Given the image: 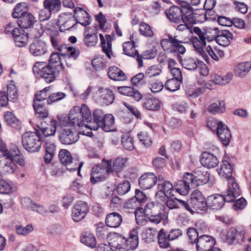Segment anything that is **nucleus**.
Here are the masks:
<instances>
[{
  "instance_id": "obj_36",
  "label": "nucleus",
  "mask_w": 251,
  "mask_h": 251,
  "mask_svg": "<svg viewBox=\"0 0 251 251\" xmlns=\"http://www.w3.org/2000/svg\"><path fill=\"white\" fill-rule=\"evenodd\" d=\"M74 15L73 16L76 22L82 25H86L89 24L90 20L88 13L83 9L77 7L74 9Z\"/></svg>"
},
{
  "instance_id": "obj_23",
  "label": "nucleus",
  "mask_w": 251,
  "mask_h": 251,
  "mask_svg": "<svg viewBox=\"0 0 251 251\" xmlns=\"http://www.w3.org/2000/svg\"><path fill=\"white\" fill-rule=\"evenodd\" d=\"M217 134L223 144L227 146L229 143L231 138L230 132L226 125L222 122L218 123L217 127Z\"/></svg>"
},
{
  "instance_id": "obj_46",
  "label": "nucleus",
  "mask_w": 251,
  "mask_h": 251,
  "mask_svg": "<svg viewBox=\"0 0 251 251\" xmlns=\"http://www.w3.org/2000/svg\"><path fill=\"white\" fill-rule=\"evenodd\" d=\"M99 127L106 132L114 130L115 128L114 117L111 114L105 115L102 121V124L100 125Z\"/></svg>"
},
{
  "instance_id": "obj_20",
  "label": "nucleus",
  "mask_w": 251,
  "mask_h": 251,
  "mask_svg": "<svg viewBox=\"0 0 251 251\" xmlns=\"http://www.w3.org/2000/svg\"><path fill=\"white\" fill-rule=\"evenodd\" d=\"M157 180L156 176L153 173H145L142 175L139 178V185L140 188L143 190H147L151 188L155 185Z\"/></svg>"
},
{
  "instance_id": "obj_39",
  "label": "nucleus",
  "mask_w": 251,
  "mask_h": 251,
  "mask_svg": "<svg viewBox=\"0 0 251 251\" xmlns=\"http://www.w3.org/2000/svg\"><path fill=\"white\" fill-rule=\"evenodd\" d=\"M210 177L206 171L198 170L194 172V186H197L206 183Z\"/></svg>"
},
{
  "instance_id": "obj_60",
  "label": "nucleus",
  "mask_w": 251,
  "mask_h": 251,
  "mask_svg": "<svg viewBox=\"0 0 251 251\" xmlns=\"http://www.w3.org/2000/svg\"><path fill=\"white\" fill-rule=\"evenodd\" d=\"M206 51L211 57L216 61L222 58L224 56V52L223 50L215 48L213 49L209 46L206 48Z\"/></svg>"
},
{
  "instance_id": "obj_15",
  "label": "nucleus",
  "mask_w": 251,
  "mask_h": 251,
  "mask_svg": "<svg viewBox=\"0 0 251 251\" xmlns=\"http://www.w3.org/2000/svg\"><path fill=\"white\" fill-rule=\"evenodd\" d=\"M83 105L86 106L89 109L91 113V120L87 123V125L89 127H91V132L92 130H96L99 128L100 124H102V121L104 119V113L101 110L96 109L92 114L90 108L86 104H82L81 105L79 108H81Z\"/></svg>"
},
{
  "instance_id": "obj_33",
  "label": "nucleus",
  "mask_w": 251,
  "mask_h": 251,
  "mask_svg": "<svg viewBox=\"0 0 251 251\" xmlns=\"http://www.w3.org/2000/svg\"><path fill=\"white\" fill-rule=\"evenodd\" d=\"M118 91L121 94L133 97L136 101L140 100L142 98V94L136 89L129 86H120Z\"/></svg>"
},
{
  "instance_id": "obj_54",
  "label": "nucleus",
  "mask_w": 251,
  "mask_h": 251,
  "mask_svg": "<svg viewBox=\"0 0 251 251\" xmlns=\"http://www.w3.org/2000/svg\"><path fill=\"white\" fill-rule=\"evenodd\" d=\"M4 118L7 124L13 128H17L21 125L19 120L11 112H6L4 114Z\"/></svg>"
},
{
  "instance_id": "obj_25",
  "label": "nucleus",
  "mask_w": 251,
  "mask_h": 251,
  "mask_svg": "<svg viewBox=\"0 0 251 251\" xmlns=\"http://www.w3.org/2000/svg\"><path fill=\"white\" fill-rule=\"evenodd\" d=\"M158 180V190L162 192L165 196L168 198H171L174 196L175 190L173 188L172 184L169 181H164V177L162 176H159Z\"/></svg>"
},
{
  "instance_id": "obj_63",
  "label": "nucleus",
  "mask_w": 251,
  "mask_h": 251,
  "mask_svg": "<svg viewBox=\"0 0 251 251\" xmlns=\"http://www.w3.org/2000/svg\"><path fill=\"white\" fill-rule=\"evenodd\" d=\"M138 137L140 142L145 147H150L151 146L152 140L147 132H141L138 134Z\"/></svg>"
},
{
  "instance_id": "obj_30",
  "label": "nucleus",
  "mask_w": 251,
  "mask_h": 251,
  "mask_svg": "<svg viewBox=\"0 0 251 251\" xmlns=\"http://www.w3.org/2000/svg\"><path fill=\"white\" fill-rule=\"evenodd\" d=\"M29 50L34 56H41L46 53L47 46L42 41L35 40L30 45Z\"/></svg>"
},
{
  "instance_id": "obj_21",
  "label": "nucleus",
  "mask_w": 251,
  "mask_h": 251,
  "mask_svg": "<svg viewBox=\"0 0 251 251\" xmlns=\"http://www.w3.org/2000/svg\"><path fill=\"white\" fill-rule=\"evenodd\" d=\"M57 24L60 30L65 31L73 27L75 24V21L72 15L63 13L59 15Z\"/></svg>"
},
{
  "instance_id": "obj_37",
  "label": "nucleus",
  "mask_w": 251,
  "mask_h": 251,
  "mask_svg": "<svg viewBox=\"0 0 251 251\" xmlns=\"http://www.w3.org/2000/svg\"><path fill=\"white\" fill-rule=\"evenodd\" d=\"M219 175L226 179L233 177V167L227 160H224L222 162L220 168L218 169Z\"/></svg>"
},
{
  "instance_id": "obj_2",
  "label": "nucleus",
  "mask_w": 251,
  "mask_h": 251,
  "mask_svg": "<svg viewBox=\"0 0 251 251\" xmlns=\"http://www.w3.org/2000/svg\"><path fill=\"white\" fill-rule=\"evenodd\" d=\"M33 72L48 83L53 81L59 74L45 62H36L33 67Z\"/></svg>"
},
{
  "instance_id": "obj_43",
  "label": "nucleus",
  "mask_w": 251,
  "mask_h": 251,
  "mask_svg": "<svg viewBox=\"0 0 251 251\" xmlns=\"http://www.w3.org/2000/svg\"><path fill=\"white\" fill-rule=\"evenodd\" d=\"M162 105L161 102L154 98H148L145 99L143 106L146 109L151 111L158 110Z\"/></svg>"
},
{
  "instance_id": "obj_10",
  "label": "nucleus",
  "mask_w": 251,
  "mask_h": 251,
  "mask_svg": "<svg viewBox=\"0 0 251 251\" xmlns=\"http://www.w3.org/2000/svg\"><path fill=\"white\" fill-rule=\"evenodd\" d=\"M198 18L196 13L190 5L187 3L181 4V21L186 25H192L195 24Z\"/></svg>"
},
{
  "instance_id": "obj_40",
  "label": "nucleus",
  "mask_w": 251,
  "mask_h": 251,
  "mask_svg": "<svg viewBox=\"0 0 251 251\" xmlns=\"http://www.w3.org/2000/svg\"><path fill=\"white\" fill-rule=\"evenodd\" d=\"M43 6L45 9L50 10L53 14L59 12L62 8L61 0H44Z\"/></svg>"
},
{
  "instance_id": "obj_16",
  "label": "nucleus",
  "mask_w": 251,
  "mask_h": 251,
  "mask_svg": "<svg viewBox=\"0 0 251 251\" xmlns=\"http://www.w3.org/2000/svg\"><path fill=\"white\" fill-rule=\"evenodd\" d=\"M196 243L197 251H209L215 246L216 240L212 236L202 235L199 236Z\"/></svg>"
},
{
  "instance_id": "obj_62",
  "label": "nucleus",
  "mask_w": 251,
  "mask_h": 251,
  "mask_svg": "<svg viewBox=\"0 0 251 251\" xmlns=\"http://www.w3.org/2000/svg\"><path fill=\"white\" fill-rule=\"evenodd\" d=\"M162 73V70L157 65H152L148 67L145 71V76L149 77L159 75Z\"/></svg>"
},
{
  "instance_id": "obj_4",
  "label": "nucleus",
  "mask_w": 251,
  "mask_h": 251,
  "mask_svg": "<svg viewBox=\"0 0 251 251\" xmlns=\"http://www.w3.org/2000/svg\"><path fill=\"white\" fill-rule=\"evenodd\" d=\"M160 43L163 50L166 52L183 54L185 52V48L181 44V42L171 35L162 38Z\"/></svg>"
},
{
  "instance_id": "obj_9",
  "label": "nucleus",
  "mask_w": 251,
  "mask_h": 251,
  "mask_svg": "<svg viewBox=\"0 0 251 251\" xmlns=\"http://www.w3.org/2000/svg\"><path fill=\"white\" fill-rule=\"evenodd\" d=\"M190 204L195 211H205L207 207V200L200 191L195 190L191 194Z\"/></svg>"
},
{
  "instance_id": "obj_38",
  "label": "nucleus",
  "mask_w": 251,
  "mask_h": 251,
  "mask_svg": "<svg viewBox=\"0 0 251 251\" xmlns=\"http://www.w3.org/2000/svg\"><path fill=\"white\" fill-rule=\"evenodd\" d=\"M48 64L59 74L64 69L60 54L59 53H52L50 57Z\"/></svg>"
},
{
  "instance_id": "obj_3",
  "label": "nucleus",
  "mask_w": 251,
  "mask_h": 251,
  "mask_svg": "<svg viewBox=\"0 0 251 251\" xmlns=\"http://www.w3.org/2000/svg\"><path fill=\"white\" fill-rule=\"evenodd\" d=\"M22 144L27 151L34 152L38 151L41 149L42 141L37 132H26L22 136Z\"/></svg>"
},
{
  "instance_id": "obj_41",
  "label": "nucleus",
  "mask_w": 251,
  "mask_h": 251,
  "mask_svg": "<svg viewBox=\"0 0 251 251\" xmlns=\"http://www.w3.org/2000/svg\"><path fill=\"white\" fill-rule=\"evenodd\" d=\"M114 99V94L110 89H101L100 90V100L103 104L106 105L111 104Z\"/></svg>"
},
{
  "instance_id": "obj_58",
  "label": "nucleus",
  "mask_w": 251,
  "mask_h": 251,
  "mask_svg": "<svg viewBox=\"0 0 251 251\" xmlns=\"http://www.w3.org/2000/svg\"><path fill=\"white\" fill-rule=\"evenodd\" d=\"M7 94L9 99L13 101L16 100L18 98V93L16 86L13 81L10 82L7 86Z\"/></svg>"
},
{
  "instance_id": "obj_55",
  "label": "nucleus",
  "mask_w": 251,
  "mask_h": 251,
  "mask_svg": "<svg viewBox=\"0 0 251 251\" xmlns=\"http://www.w3.org/2000/svg\"><path fill=\"white\" fill-rule=\"evenodd\" d=\"M50 89L51 86H49L41 91H37L34 95L33 103H41V101L45 100L49 97Z\"/></svg>"
},
{
  "instance_id": "obj_57",
  "label": "nucleus",
  "mask_w": 251,
  "mask_h": 251,
  "mask_svg": "<svg viewBox=\"0 0 251 251\" xmlns=\"http://www.w3.org/2000/svg\"><path fill=\"white\" fill-rule=\"evenodd\" d=\"M225 103L223 100L212 103L207 108L208 111L213 114L223 113L225 111Z\"/></svg>"
},
{
  "instance_id": "obj_18",
  "label": "nucleus",
  "mask_w": 251,
  "mask_h": 251,
  "mask_svg": "<svg viewBox=\"0 0 251 251\" xmlns=\"http://www.w3.org/2000/svg\"><path fill=\"white\" fill-rule=\"evenodd\" d=\"M98 41V30L95 27H87L84 32L83 42L87 47H94Z\"/></svg>"
},
{
  "instance_id": "obj_7",
  "label": "nucleus",
  "mask_w": 251,
  "mask_h": 251,
  "mask_svg": "<svg viewBox=\"0 0 251 251\" xmlns=\"http://www.w3.org/2000/svg\"><path fill=\"white\" fill-rule=\"evenodd\" d=\"M246 234V229L242 226L236 227H231L223 234V238L228 244L232 243L235 240L238 242H242L245 239Z\"/></svg>"
},
{
  "instance_id": "obj_29",
  "label": "nucleus",
  "mask_w": 251,
  "mask_h": 251,
  "mask_svg": "<svg viewBox=\"0 0 251 251\" xmlns=\"http://www.w3.org/2000/svg\"><path fill=\"white\" fill-rule=\"evenodd\" d=\"M200 161L202 166L208 168L215 167L219 163L215 156L206 151L202 153Z\"/></svg>"
},
{
  "instance_id": "obj_1",
  "label": "nucleus",
  "mask_w": 251,
  "mask_h": 251,
  "mask_svg": "<svg viewBox=\"0 0 251 251\" xmlns=\"http://www.w3.org/2000/svg\"><path fill=\"white\" fill-rule=\"evenodd\" d=\"M57 119L61 127L59 139L64 144L75 142L78 139V133L89 137L93 135L91 127L87 126L91 120V113L85 105L81 108L74 106L70 110L68 118L60 115L57 116Z\"/></svg>"
},
{
  "instance_id": "obj_32",
  "label": "nucleus",
  "mask_w": 251,
  "mask_h": 251,
  "mask_svg": "<svg viewBox=\"0 0 251 251\" xmlns=\"http://www.w3.org/2000/svg\"><path fill=\"white\" fill-rule=\"evenodd\" d=\"M167 18L172 22L179 24L181 22V6H173L165 11Z\"/></svg>"
},
{
  "instance_id": "obj_61",
  "label": "nucleus",
  "mask_w": 251,
  "mask_h": 251,
  "mask_svg": "<svg viewBox=\"0 0 251 251\" xmlns=\"http://www.w3.org/2000/svg\"><path fill=\"white\" fill-rule=\"evenodd\" d=\"M139 30L140 34L145 37H152L153 36L154 33L151 26L145 23L140 24Z\"/></svg>"
},
{
  "instance_id": "obj_49",
  "label": "nucleus",
  "mask_w": 251,
  "mask_h": 251,
  "mask_svg": "<svg viewBox=\"0 0 251 251\" xmlns=\"http://www.w3.org/2000/svg\"><path fill=\"white\" fill-rule=\"evenodd\" d=\"M93 69L97 71L104 70L106 67V61L102 55L95 56L91 61Z\"/></svg>"
},
{
  "instance_id": "obj_26",
  "label": "nucleus",
  "mask_w": 251,
  "mask_h": 251,
  "mask_svg": "<svg viewBox=\"0 0 251 251\" xmlns=\"http://www.w3.org/2000/svg\"><path fill=\"white\" fill-rule=\"evenodd\" d=\"M12 37L16 45L20 47L25 46L28 42V34L20 28L14 31Z\"/></svg>"
},
{
  "instance_id": "obj_47",
  "label": "nucleus",
  "mask_w": 251,
  "mask_h": 251,
  "mask_svg": "<svg viewBox=\"0 0 251 251\" xmlns=\"http://www.w3.org/2000/svg\"><path fill=\"white\" fill-rule=\"evenodd\" d=\"M125 244L131 250H134L138 245V236L137 230L133 229L130 233L129 238L126 239Z\"/></svg>"
},
{
  "instance_id": "obj_12",
  "label": "nucleus",
  "mask_w": 251,
  "mask_h": 251,
  "mask_svg": "<svg viewBox=\"0 0 251 251\" xmlns=\"http://www.w3.org/2000/svg\"><path fill=\"white\" fill-rule=\"evenodd\" d=\"M99 37L102 51L106 54L108 58L111 59L115 57V55L112 49L113 36L106 34L105 32H102V33H99Z\"/></svg>"
},
{
  "instance_id": "obj_59",
  "label": "nucleus",
  "mask_w": 251,
  "mask_h": 251,
  "mask_svg": "<svg viewBox=\"0 0 251 251\" xmlns=\"http://www.w3.org/2000/svg\"><path fill=\"white\" fill-rule=\"evenodd\" d=\"M174 187L176 191L182 195H187L190 189L189 185L182 180L178 181Z\"/></svg>"
},
{
  "instance_id": "obj_28",
  "label": "nucleus",
  "mask_w": 251,
  "mask_h": 251,
  "mask_svg": "<svg viewBox=\"0 0 251 251\" xmlns=\"http://www.w3.org/2000/svg\"><path fill=\"white\" fill-rule=\"evenodd\" d=\"M107 75L111 79L116 81H123L127 79L126 74L115 66L109 67Z\"/></svg>"
},
{
  "instance_id": "obj_50",
  "label": "nucleus",
  "mask_w": 251,
  "mask_h": 251,
  "mask_svg": "<svg viewBox=\"0 0 251 251\" xmlns=\"http://www.w3.org/2000/svg\"><path fill=\"white\" fill-rule=\"evenodd\" d=\"M27 10L28 6L26 3L20 2L17 3L14 8L12 16L13 18L18 19L25 13H28Z\"/></svg>"
},
{
  "instance_id": "obj_14",
  "label": "nucleus",
  "mask_w": 251,
  "mask_h": 251,
  "mask_svg": "<svg viewBox=\"0 0 251 251\" xmlns=\"http://www.w3.org/2000/svg\"><path fill=\"white\" fill-rule=\"evenodd\" d=\"M228 187L225 194V200L227 202L233 201L241 194V190L235 178L233 176L227 179Z\"/></svg>"
},
{
  "instance_id": "obj_22",
  "label": "nucleus",
  "mask_w": 251,
  "mask_h": 251,
  "mask_svg": "<svg viewBox=\"0 0 251 251\" xmlns=\"http://www.w3.org/2000/svg\"><path fill=\"white\" fill-rule=\"evenodd\" d=\"M59 126L58 120L54 119H50L48 123L41 124L40 131L45 137L53 136L56 132L57 126Z\"/></svg>"
},
{
  "instance_id": "obj_17",
  "label": "nucleus",
  "mask_w": 251,
  "mask_h": 251,
  "mask_svg": "<svg viewBox=\"0 0 251 251\" xmlns=\"http://www.w3.org/2000/svg\"><path fill=\"white\" fill-rule=\"evenodd\" d=\"M59 158L61 162L67 166V169L70 171L76 170L78 169V174L79 175L80 170L82 165V163L78 164V166L75 168L70 166H74L76 165L75 162H72V157L70 152L67 150H61L59 153Z\"/></svg>"
},
{
  "instance_id": "obj_64",
  "label": "nucleus",
  "mask_w": 251,
  "mask_h": 251,
  "mask_svg": "<svg viewBox=\"0 0 251 251\" xmlns=\"http://www.w3.org/2000/svg\"><path fill=\"white\" fill-rule=\"evenodd\" d=\"M181 81L182 80L173 78L166 82L165 86L168 90L175 91L179 88Z\"/></svg>"
},
{
  "instance_id": "obj_51",
  "label": "nucleus",
  "mask_w": 251,
  "mask_h": 251,
  "mask_svg": "<svg viewBox=\"0 0 251 251\" xmlns=\"http://www.w3.org/2000/svg\"><path fill=\"white\" fill-rule=\"evenodd\" d=\"M251 68V62H247L238 64L234 68V73L239 76H244Z\"/></svg>"
},
{
  "instance_id": "obj_53",
  "label": "nucleus",
  "mask_w": 251,
  "mask_h": 251,
  "mask_svg": "<svg viewBox=\"0 0 251 251\" xmlns=\"http://www.w3.org/2000/svg\"><path fill=\"white\" fill-rule=\"evenodd\" d=\"M126 239L122 236L116 234L110 237L109 244L117 249L118 248H123V246L125 245Z\"/></svg>"
},
{
  "instance_id": "obj_45",
  "label": "nucleus",
  "mask_w": 251,
  "mask_h": 251,
  "mask_svg": "<svg viewBox=\"0 0 251 251\" xmlns=\"http://www.w3.org/2000/svg\"><path fill=\"white\" fill-rule=\"evenodd\" d=\"M81 243L93 249L96 247L97 241L95 236L89 232H84L80 237Z\"/></svg>"
},
{
  "instance_id": "obj_34",
  "label": "nucleus",
  "mask_w": 251,
  "mask_h": 251,
  "mask_svg": "<svg viewBox=\"0 0 251 251\" xmlns=\"http://www.w3.org/2000/svg\"><path fill=\"white\" fill-rule=\"evenodd\" d=\"M225 196L224 197L220 195L210 196L207 199V207L209 206L214 209L221 208L224 204Z\"/></svg>"
},
{
  "instance_id": "obj_48",
  "label": "nucleus",
  "mask_w": 251,
  "mask_h": 251,
  "mask_svg": "<svg viewBox=\"0 0 251 251\" xmlns=\"http://www.w3.org/2000/svg\"><path fill=\"white\" fill-rule=\"evenodd\" d=\"M121 144L123 147L131 151L134 148L133 139L130 132L123 133L121 136Z\"/></svg>"
},
{
  "instance_id": "obj_42",
  "label": "nucleus",
  "mask_w": 251,
  "mask_h": 251,
  "mask_svg": "<svg viewBox=\"0 0 251 251\" xmlns=\"http://www.w3.org/2000/svg\"><path fill=\"white\" fill-rule=\"evenodd\" d=\"M192 42L195 49L201 56L203 59L207 62L209 57L203 50L206 45L205 41L200 40L198 38L195 37L193 39Z\"/></svg>"
},
{
  "instance_id": "obj_19",
  "label": "nucleus",
  "mask_w": 251,
  "mask_h": 251,
  "mask_svg": "<svg viewBox=\"0 0 251 251\" xmlns=\"http://www.w3.org/2000/svg\"><path fill=\"white\" fill-rule=\"evenodd\" d=\"M0 151L2 152V155L0 156V167L8 171L10 169L6 167V164L11 167L14 166L9 157L11 148L10 150H7L5 144L1 139H0Z\"/></svg>"
},
{
  "instance_id": "obj_11",
  "label": "nucleus",
  "mask_w": 251,
  "mask_h": 251,
  "mask_svg": "<svg viewBox=\"0 0 251 251\" xmlns=\"http://www.w3.org/2000/svg\"><path fill=\"white\" fill-rule=\"evenodd\" d=\"M110 172L108 168L103 164L102 160L101 165L94 166L92 170L91 182L93 184L100 182L104 180Z\"/></svg>"
},
{
  "instance_id": "obj_35",
  "label": "nucleus",
  "mask_w": 251,
  "mask_h": 251,
  "mask_svg": "<svg viewBox=\"0 0 251 251\" xmlns=\"http://www.w3.org/2000/svg\"><path fill=\"white\" fill-rule=\"evenodd\" d=\"M233 34L228 30H222L216 38V42L220 45L227 47L233 39Z\"/></svg>"
},
{
  "instance_id": "obj_5",
  "label": "nucleus",
  "mask_w": 251,
  "mask_h": 251,
  "mask_svg": "<svg viewBox=\"0 0 251 251\" xmlns=\"http://www.w3.org/2000/svg\"><path fill=\"white\" fill-rule=\"evenodd\" d=\"M123 51L128 56L136 57L138 63V67L143 66V59H150L154 57L152 51H147L143 55H140L135 49V45L133 42H125L123 45Z\"/></svg>"
},
{
  "instance_id": "obj_27",
  "label": "nucleus",
  "mask_w": 251,
  "mask_h": 251,
  "mask_svg": "<svg viewBox=\"0 0 251 251\" xmlns=\"http://www.w3.org/2000/svg\"><path fill=\"white\" fill-rule=\"evenodd\" d=\"M35 22V17L29 12L18 18L17 23L20 28L28 29L32 28Z\"/></svg>"
},
{
  "instance_id": "obj_31",
  "label": "nucleus",
  "mask_w": 251,
  "mask_h": 251,
  "mask_svg": "<svg viewBox=\"0 0 251 251\" xmlns=\"http://www.w3.org/2000/svg\"><path fill=\"white\" fill-rule=\"evenodd\" d=\"M122 220V217L119 213L112 212L106 215L105 223L107 226L116 228L121 225Z\"/></svg>"
},
{
  "instance_id": "obj_52",
  "label": "nucleus",
  "mask_w": 251,
  "mask_h": 251,
  "mask_svg": "<svg viewBox=\"0 0 251 251\" xmlns=\"http://www.w3.org/2000/svg\"><path fill=\"white\" fill-rule=\"evenodd\" d=\"M62 49H63V51L60 52L61 54L74 59H75L77 57L80 52L78 49L66 45L62 47Z\"/></svg>"
},
{
  "instance_id": "obj_6",
  "label": "nucleus",
  "mask_w": 251,
  "mask_h": 251,
  "mask_svg": "<svg viewBox=\"0 0 251 251\" xmlns=\"http://www.w3.org/2000/svg\"><path fill=\"white\" fill-rule=\"evenodd\" d=\"M233 77L231 73H228L225 75H220L216 73H212L210 75V80L209 82H207L205 84L204 87L199 88V89L193 93L195 96H199L201 94L203 93L205 91V88L212 89L213 86L210 82L214 83L215 84L224 85L228 83Z\"/></svg>"
},
{
  "instance_id": "obj_8",
  "label": "nucleus",
  "mask_w": 251,
  "mask_h": 251,
  "mask_svg": "<svg viewBox=\"0 0 251 251\" xmlns=\"http://www.w3.org/2000/svg\"><path fill=\"white\" fill-rule=\"evenodd\" d=\"M128 160L126 157L119 156L113 160H103V164L107 166L110 173H115L118 175L126 167Z\"/></svg>"
},
{
  "instance_id": "obj_13",
  "label": "nucleus",
  "mask_w": 251,
  "mask_h": 251,
  "mask_svg": "<svg viewBox=\"0 0 251 251\" xmlns=\"http://www.w3.org/2000/svg\"><path fill=\"white\" fill-rule=\"evenodd\" d=\"M89 211L87 203L83 201H77L74 205L72 212V217L75 222H79L86 215Z\"/></svg>"
},
{
  "instance_id": "obj_56",
  "label": "nucleus",
  "mask_w": 251,
  "mask_h": 251,
  "mask_svg": "<svg viewBox=\"0 0 251 251\" xmlns=\"http://www.w3.org/2000/svg\"><path fill=\"white\" fill-rule=\"evenodd\" d=\"M158 244L161 248L166 249L170 247V240L168 239V236L166 235L164 229H161L157 236Z\"/></svg>"
},
{
  "instance_id": "obj_24",
  "label": "nucleus",
  "mask_w": 251,
  "mask_h": 251,
  "mask_svg": "<svg viewBox=\"0 0 251 251\" xmlns=\"http://www.w3.org/2000/svg\"><path fill=\"white\" fill-rule=\"evenodd\" d=\"M9 155V157L10 158L14 166H12L13 170L12 172H5V173H13L16 169V165L14 163L13 160H14L19 165L21 166H24L25 164L23 156L17 146H14L11 148V153Z\"/></svg>"
},
{
  "instance_id": "obj_44",
  "label": "nucleus",
  "mask_w": 251,
  "mask_h": 251,
  "mask_svg": "<svg viewBox=\"0 0 251 251\" xmlns=\"http://www.w3.org/2000/svg\"><path fill=\"white\" fill-rule=\"evenodd\" d=\"M33 107L35 112L36 117L39 120H44L47 118L49 114L48 110L45 107L43 103L33 102Z\"/></svg>"
}]
</instances>
